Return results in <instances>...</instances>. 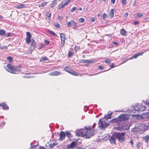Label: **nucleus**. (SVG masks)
Listing matches in <instances>:
<instances>
[{"instance_id": "20e7f679", "label": "nucleus", "mask_w": 149, "mask_h": 149, "mask_svg": "<svg viewBox=\"0 0 149 149\" xmlns=\"http://www.w3.org/2000/svg\"><path fill=\"white\" fill-rule=\"evenodd\" d=\"M146 109V107L143 106L141 104L137 103L133 107L134 110L137 111H143L145 110Z\"/></svg>"}, {"instance_id": "0e129e2a", "label": "nucleus", "mask_w": 149, "mask_h": 149, "mask_svg": "<svg viewBox=\"0 0 149 149\" xmlns=\"http://www.w3.org/2000/svg\"><path fill=\"white\" fill-rule=\"evenodd\" d=\"M110 66L111 67V68H112L114 67V65L113 63L112 65H110Z\"/></svg>"}, {"instance_id": "9d476101", "label": "nucleus", "mask_w": 149, "mask_h": 149, "mask_svg": "<svg viewBox=\"0 0 149 149\" xmlns=\"http://www.w3.org/2000/svg\"><path fill=\"white\" fill-rule=\"evenodd\" d=\"M60 36L61 38L62 46L63 47L64 45L65 42V35L63 33H60Z\"/></svg>"}, {"instance_id": "f8f14e48", "label": "nucleus", "mask_w": 149, "mask_h": 149, "mask_svg": "<svg viewBox=\"0 0 149 149\" xmlns=\"http://www.w3.org/2000/svg\"><path fill=\"white\" fill-rule=\"evenodd\" d=\"M60 138L59 139V140H63L65 138V133L64 132L61 131L60 132Z\"/></svg>"}, {"instance_id": "4c0bfd02", "label": "nucleus", "mask_w": 149, "mask_h": 149, "mask_svg": "<svg viewBox=\"0 0 149 149\" xmlns=\"http://www.w3.org/2000/svg\"><path fill=\"white\" fill-rule=\"evenodd\" d=\"M51 15V13L47 12L46 14V18L47 17H48V19H50Z\"/></svg>"}, {"instance_id": "1a4fd4ad", "label": "nucleus", "mask_w": 149, "mask_h": 149, "mask_svg": "<svg viewBox=\"0 0 149 149\" xmlns=\"http://www.w3.org/2000/svg\"><path fill=\"white\" fill-rule=\"evenodd\" d=\"M131 124L127 123H122V125L123 130H127L130 128Z\"/></svg>"}, {"instance_id": "a211bd4d", "label": "nucleus", "mask_w": 149, "mask_h": 149, "mask_svg": "<svg viewBox=\"0 0 149 149\" xmlns=\"http://www.w3.org/2000/svg\"><path fill=\"white\" fill-rule=\"evenodd\" d=\"M0 106L2 107L3 109H8V107L5 102L0 103Z\"/></svg>"}, {"instance_id": "473e14b6", "label": "nucleus", "mask_w": 149, "mask_h": 149, "mask_svg": "<svg viewBox=\"0 0 149 149\" xmlns=\"http://www.w3.org/2000/svg\"><path fill=\"white\" fill-rule=\"evenodd\" d=\"M65 133V136H67L68 138H70L71 136V133L69 132H66Z\"/></svg>"}, {"instance_id": "4d7b16f0", "label": "nucleus", "mask_w": 149, "mask_h": 149, "mask_svg": "<svg viewBox=\"0 0 149 149\" xmlns=\"http://www.w3.org/2000/svg\"><path fill=\"white\" fill-rule=\"evenodd\" d=\"M145 103L147 105L149 106V100H146L145 102Z\"/></svg>"}, {"instance_id": "5fc2aeb1", "label": "nucleus", "mask_w": 149, "mask_h": 149, "mask_svg": "<svg viewBox=\"0 0 149 149\" xmlns=\"http://www.w3.org/2000/svg\"><path fill=\"white\" fill-rule=\"evenodd\" d=\"M126 0H123L122 1V4H123L125 5L126 4Z\"/></svg>"}, {"instance_id": "f257e3e1", "label": "nucleus", "mask_w": 149, "mask_h": 149, "mask_svg": "<svg viewBox=\"0 0 149 149\" xmlns=\"http://www.w3.org/2000/svg\"><path fill=\"white\" fill-rule=\"evenodd\" d=\"M96 124L94 123L92 127H85V129H81L78 130H76L75 133L76 135L79 136H82L86 139H89L94 136L97 133L95 130H92L95 126Z\"/></svg>"}, {"instance_id": "ea45409f", "label": "nucleus", "mask_w": 149, "mask_h": 149, "mask_svg": "<svg viewBox=\"0 0 149 149\" xmlns=\"http://www.w3.org/2000/svg\"><path fill=\"white\" fill-rule=\"evenodd\" d=\"M73 54V53L71 51H70L68 53V56L69 57H71Z\"/></svg>"}, {"instance_id": "de8ad7c7", "label": "nucleus", "mask_w": 149, "mask_h": 149, "mask_svg": "<svg viewBox=\"0 0 149 149\" xmlns=\"http://www.w3.org/2000/svg\"><path fill=\"white\" fill-rule=\"evenodd\" d=\"M107 15L105 14V13H104L103 15V18L105 19V18H107Z\"/></svg>"}, {"instance_id": "2eb2a0df", "label": "nucleus", "mask_w": 149, "mask_h": 149, "mask_svg": "<svg viewBox=\"0 0 149 149\" xmlns=\"http://www.w3.org/2000/svg\"><path fill=\"white\" fill-rule=\"evenodd\" d=\"M61 74V72L58 71H53L49 73V75L51 76H58Z\"/></svg>"}, {"instance_id": "f704fd0d", "label": "nucleus", "mask_w": 149, "mask_h": 149, "mask_svg": "<svg viewBox=\"0 0 149 149\" xmlns=\"http://www.w3.org/2000/svg\"><path fill=\"white\" fill-rule=\"evenodd\" d=\"M31 40V38H26V42L27 44H29Z\"/></svg>"}, {"instance_id": "79ce46f5", "label": "nucleus", "mask_w": 149, "mask_h": 149, "mask_svg": "<svg viewBox=\"0 0 149 149\" xmlns=\"http://www.w3.org/2000/svg\"><path fill=\"white\" fill-rule=\"evenodd\" d=\"M116 129L118 130H122L123 129L122 125L121 127L118 126L116 127Z\"/></svg>"}, {"instance_id": "b1692460", "label": "nucleus", "mask_w": 149, "mask_h": 149, "mask_svg": "<svg viewBox=\"0 0 149 149\" xmlns=\"http://www.w3.org/2000/svg\"><path fill=\"white\" fill-rule=\"evenodd\" d=\"M64 69L65 71L68 72L69 73H70V72L71 71V70H72L71 68L68 66L66 67H65L64 68Z\"/></svg>"}, {"instance_id": "f03ea898", "label": "nucleus", "mask_w": 149, "mask_h": 149, "mask_svg": "<svg viewBox=\"0 0 149 149\" xmlns=\"http://www.w3.org/2000/svg\"><path fill=\"white\" fill-rule=\"evenodd\" d=\"M19 67L12 65L11 64H8L5 67L6 70L8 72L13 74H18L20 72L19 68H21V65H19Z\"/></svg>"}, {"instance_id": "58836bf2", "label": "nucleus", "mask_w": 149, "mask_h": 149, "mask_svg": "<svg viewBox=\"0 0 149 149\" xmlns=\"http://www.w3.org/2000/svg\"><path fill=\"white\" fill-rule=\"evenodd\" d=\"M26 35L27 36L26 38H31V33L29 32H27L26 33Z\"/></svg>"}, {"instance_id": "6ab92c4d", "label": "nucleus", "mask_w": 149, "mask_h": 149, "mask_svg": "<svg viewBox=\"0 0 149 149\" xmlns=\"http://www.w3.org/2000/svg\"><path fill=\"white\" fill-rule=\"evenodd\" d=\"M70 73L74 76H78L79 75L81 76L82 75V74H79L77 73L75 71H74L72 69L71 70V71L70 72Z\"/></svg>"}, {"instance_id": "7ed1b4c3", "label": "nucleus", "mask_w": 149, "mask_h": 149, "mask_svg": "<svg viewBox=\"0 0 149 149\" xmlns=\"http://www.w3.org/2000/svg\"><path fill=\"white\" fill-rule=\"evenodd\" d=\"M113 135L116 138L118 139L120 143H123L125 140V133L114 132L113 133Z\"/></svg>"}, {"instance_id": "423d86ee", "label": "nucleus", "mask_w": 149, "mask_h": 149, "mask_svg": "<svg viewBox=\"0 0 149 149\" xmlns=\"http://www.w3.org/2000/svg\"><path fill=\"white\" fill-rule=\"evenodd\" d=\"M120 123L122 122L128 120L129 118V116L126 114H123L118 116Z\"/></svg>"}, {"instance_id": "dca6fc26", "label": "nucleus", "mask_w": 149, "mask_h": 149, "mask_svg": "<svg viewBox=\"0 0 149 149\" xmlns=\"http://www.w3.org/2000/svg\"><path fill=\"white\" fill-rule=\"evenodd\" d=\"M143 54V52L138 53L137 54H135V55L132 56V57L129 58V59L131 60L134 58H136L138 56L141 55H142Z\"/></svg>"}, {"instance_id": "3c124183", "label": "nucleus", "mask_w": 149, "mask_h": 149, "mask_svg": "<svg viewBox=\"0 0 149 149\" xmlns=\"http://www.w3.org/2000/svg\"><path fill=\"white\" fill-rule=\"evenodd\" d=\"M11 34L10 33H8L7 34L5 33V36H6V37H9L11 36Z\"/></svg>"}, {"instance_id": "bf43d9fd", "label": "nucleus", "mask_w": 149, "mask_h": 149, "mask_svg": "<svg viewBox=\"0 0 149 149\" xmlns=\"http://www.w3.org/2000/svg\"><path fill=\"white\" fill-rule=\"evenodd\" d=\"M64 18V16H62L59 15L58 16L57 19H62Z\"/></svg>"}, {"instance_id": "e2e57ef3", "label": "nucleus", "mask_w": 149, "mask_h": 149, "mask_svg": "<svg viewBox=\"0 0 149 149\" xmlns=\"http://www.w3.org/2000/svg\"><path fill=\"white\" fill-rule=\"evenodd\" d=\"M39 149H47L45 148L43 146H40L39 147Z\"/></svg>"}, {"instance_id": "13d9d810", "label": "nucleus", "mask_w": 149, "mask_h": 149, "mask_svg": "<svg viewBox=\"0 0 149 149\" xmlns=\"http://www.w3.org/2000/svg\"><path fill=\"white\" fill-rule=\"evenodd\" d=\"M85 21L84 19H79V21L80 23H83Z\"/></svg>"}, {"instance_id": "a19ab883", "label": "nucleus", "mask_w": 149, "mask_h": 149, "mask_svg": "<svg viewBox=\"0 0 149 149\" xmlns=\"http://www.w3.org/2000/svg\"><path fill=\"white\" fill-rule=\"evenodd\" d=\"M75 10H76V11H77V8H76V7H73L72 8H71V10H70V11L71 12H74Z\"/></svg>"}, {"instance_id": "cd10ccee", "label": "nucleus", "mask_w": 149, "mask_h": 149, "mask_svg": "<svg viewBox=\"0 0 149 149\" xmlns=\"http://www.w3.org/2000/svg\"><path fill=\"white\" fill-rule=\"evenodd\" d=\"M47 31L48 33H50V34L53 35V36L55 37H56L57 36V35L54 32H53L52 31L48 30H47Z\"/></svg>"}, {"instance_id": "0eeeda50", "label": "nucleus", "mask_w": 149, "mask_h": 149, "mask_svg": "<svg viewBox=\"0 0 149 149\" xmlns=\"http://www.w3.org/2000/svg\"><path fill=\"white\" fill-rule=\"evenodd\" d=\"M66 24L68 27L72 26L74 29H77V24L74 20H71L70 22H67Z\"/></svg>"}, {"instance_id": "052dcab7", "label": "nucleus", "mask_w": 149, "mask_h": 149, "mask_svg": "<svg viewBox=\"0 0 149 149\" xmlns=\"http://www.w3.org/2000/svg\"><path fill=\"white\" fill-rule=\"evenodd\" d=\"M104 68L101 65H99L98 66V68L100 70H102Z\"/></svg>"}, {"instance_id": "72a5a7b5", "label": "nucleus", "mask_w": 149, "mask_h": 149, "mask_svg": "<svg viewBox=\"0 0 149 149\" xmlns=\"http://www.w3.org/2000/svg\"><path fill=\"white\" fill-rule=\"evenodd\" d=\"M143 16V15L142 14L138 13L136 14L135 15V18L141 17Z\"/></svg>"}, {"instance_id": "9b49d317", "label": "nucleus", "mask_w": 149, "mask_h": 149, "mask_svg": "<svg viewBox=\"0 0 149 149\" xmlns=\"http://www.w3.org/2000/svg\"><path fill=\"white\" fill-rule=\"evenodd\" d=\"M110 122L112 123H116L118 124V125H121L120 124V121H119V118H118V116L116 118H113L112 120H111Z\"/></svg>"}, {"instance_id": "c756f323", "label": "nucleus", "mask_w": 149, "mask_h": 149, "mask_svg": "<svg viewBox=\"0 0 149 149\" xmlns=\"http://www.w3.org/2000/svg\"><path fill=\"white\" fill-rule=\"evenodd\" d=\"M58 143L56 142H54L53 143L49 145V146L51 148H53L55 146L57 145Z\"/></svg>"}, {"instance_id": "8fccbe9b", "label": "nucleus", "mask_w": 149, "mask_h": 149, "mask_svg": "<svg viewBox=\"0 0 149 149\" xmlns=\"http://www.w3.org/2000/svg\"><path fill=\"white\" fill-rule=\"evenodd\" d=\"M44 46V45L42 43L41 45H40L39 47V49H40L42 47Z\"/></svg>"}, {"instance_id": "bb28decb", "label": "nucleus", "mask_w": 149, "mask_h": 149, "mask_svg": "<svg viewBox=\"0 0 149 149\" xmlns=\"http://www.w3.org/2000/svg\"><path fill=\"white\" fill-rule=\"evenodd\" d=\"M47 3L46 2H42L41 4L39 5V7H43L47 5Z\"/></svg>"}, {"instance_id": "e433bc0d", "label": "nucleus", "mask_w": 149, "mask_h": 149, "mask_svg": "<svg viewBox=\"0 0 149 149\" xmlns=\"http://www.w3.org/2000/svg\"><path fill=\"white\" fill-rule=\"evenodd\" d=\"M87 60L82 59L79 60V62L80 63H87Z\"/></svg>"}, {"instance_id": "69168bd1", "label": "nucleus", "mask_w": 149, "mask_h": 149, "mask_svg": "<svg viewBox=\"0 0 149 149\" xmlns=\"http://www.w3.org/2000/svg\"><path fill=\"white\" fill-rule=\"evenodd\" d=\"M130 143L133 146V141L132 140H131L130 141Z\"/></svg>"}, {"instance_id": "ddd939ff", "label": "nucleus", "mask_w": 149, "mask_h": 149, "mask_svg": "<svg viewBox=\"0 0 149 149\" xmlns=\"http://www.w3.org/2000/svg\"><path fill=\"white\" fill-rule=\"evenodd\" d=\"M36 45V43L35 40L33 39H32L31 40V47L32 48L35 49Z\"/></svg>"}, {"instance_id": "338daca9", "label": "nucleus", "mask_w": 149, "mask_h": 149, "mask_svg": "<svg viewBox=\"0 0 149 149\" xmlns=\"http://www.w3.org/2000/svg\"><path fill=\"white\" fill-rule=\"evenodd\" d=\"M113 44H115L116 45H118V42H113Z\"/></svg>"}, {"instance_id": "5701e85b", "label": "nucleus", "mask_w": 149, "mask_h": 149, "mask_svg": "<svg viewBox=\"0 0 149 149\" xmlns=\"http://www.w3.org/2000/svg\"><path fill=\"white\" fill-rule=\"evenodd\" d=\"M57 2L56 0L53 1H52V3L50 5V7L51 8H52L54 7L56 4Z\"/></svg>"}, {"instance_id": "c03bdc74", "label": "nucleus", "mask_w": 149, "mask_h": 149, "mask_svg": "<svg viewBox=\"0 0 149 149\" xmlns=\"http://www.w3.org/2000/svg\"><path fill=\"white\" fill-rule=\"evenodd\" d=\"M87 60V63H95V61H94L88 60Z\"/></svg>"}, {"instance_id": "603ef678", "label": "nucleus", "mask_w": 149, "mask_h": 149, "mask_svg": "<svg viewBox=\"0 0 149 149\" xmlns=\"http://www.w3.org/2000/svg\"><path fill=\"white\" fill-rule=\"evenodd\" d=\"M37 146H38V145H33V146H31V147H30V148L31 149H32L33 148H35Z\"/></svg>"}, {"instance_id": "774afa93", "label": "nucleus", "mask_w": 149, "mask_h": 149, "mask_svg": "<svg viewBox=\"0 0 149 149\" xmlns=\"http://www.w3.org/2000/svg\"><path fill=\"white\" fill-rule=\"evenodd\" d=\"M115 1V0H111V2L113 4L114 3Z\"/></svg>"}, {"instance_id": "412c9836", "label": "nucleus", "mask_w": 149, "mask_h": 149, "mask_svg": "<svg viewBox=\"0 0 149 149\" xmlns=\"http://www.w3.org/2000/svg\"><path fill=\"white\" fill-rule=\"evenodd\" d=\"M120 34L124 36H127V31L124 29L121 30L120 32Z\"/></svg>"}, {"instance_id": "7c9ffc66", "label": "nucleus", "mask_w": 149, "mask_h": 149, "mask_svg": "<svg viewBox=\"0 0 149 149\" xmlns=\"http://www.w3.org/2000/svg\"><path fill=\"white\" fill-rule=\"evenodd\" d=\"M5 31L3 30H0V35L1 36L5 35Z\"/></svg>"}, {"instance_id": "37998d69", "label": "nucleus", "mask_w": 149, "mask_h": 149, "mask_svg": "<svg viewBox=\"0 0 149 149\" xmlns=\"http://www.w3.org/2000/svg\"><path fill=\"white\" fill-rule=\"evenodd\" d=\"M140 23V22L139 21H137L134 22L132 24H134L135 25H137Z\"/></svg>"}, {"instance_id": "09e8293b", "label": "nucleus", "mask_w": 149, "mask_h": 149, "mask_svg": "<svg viewBox=\"0 0 149 149\" xmlns=\"http://www.w3.org/2000/svg\"><path fill=\"white\" fill-rule=\"evenodd\" d=\"M44 42L45 44L47 45H49V42L47 40H45L44 41Z\"/></svg>"}, {"instance_id": "a878e982", "label": "nucleus", "mask_w": 149, "mask_h": 149, "mask_svg": "<svg viewBox=\"0 0 149 149\" xmlns=\"http://www.w3.org/2000/svg\"><path fill=\"white\" fill-rule=\"evenodd\" d=\"M146 143H148L149 141V136L148 135H146L143 137Z\"/></svg>"}, {"instance_id": "6e6d98bb", "label": "nucleus", "mask_w": 149, "mask_h": 149, "mask_svg": "<svg viewBox=\"0 0 149 149\" xmlns=\"http://www.w3.org/2000/svg\"><path fill=\"white\" fill-rule=\"evenodd\" d=\"M6 48H7V47L6 46H3L2 47H0V49H1L2 50L5 49Z\"/></svg>"}, {"instance_id": "aec40b11", "label": "nucleus", "mask_w": 149, "mask_h": 149, "mask_svg": "<svg viewBox=\"0 0 149 149\" xmlns=\"http://www.w3.org/2000/svg\"><path fill=\"white\" fill-rule=\"evenodd\" d=\"M76 142L73 141L72 142L70 145L67 146V148H73L76 145Z\"/></svg>"}, {"instance_id": "49530a36", "label": "nucleus", "mask_w": 149, "mask_h": 149, "mask_svg": "<svg viewBox=\"0 0 149 149\" xmlns=\"http://www.w3.org/2000/svg\"><path fill=\"white\" fill-rule=\"evenodd\" d=\"M128 60H129V59H127V58H124L123 60V62H122L121 64H123V63H125L127 62V61Z\"/></svg>"}, {"instance_id": "a18cd8bd", "label": "nucleus", "mask_w": 149, "mask_h": 149, "mask_svg": "<svg viewBox=\"0 0 149 149\" xmlns=\"http://www.w3.org/2000/svg\"><path fill=\"white\" fill-rule=\"evenodd\" d=\"M54 24L56 27L58 28L60 27V25L58 23L56 22L54 23Z\"/></svg>"}, {"instance_id": "4468645a", "label": "nucleus", "mask_w": 149, "mask_h": 149, "mask_svg": "<svg viewBox=\"0 0 149 149\" xmlns=\"http://www.w3.org/2000/svg\"><path fill=\"white\" fill-rule=\"evenodd\" d=\"M26 5L20 4L18 5H16L15 7L16 8L18 9H22L26 8Z\"/></svg>"}, {"instance_id": "c85d7f7f", "label": "nucleus", "mask_w": 149, "mask_h": 149, "mask_svg": "<svg viewBox=\"0 0 149 149\" xmlns=\"http://www.w3.org/2000/svg\"><path fill=\"white\" fill-rule=\"evenodd\" d=\"M110 15L111 16V18H113L114 16L113 9H112L110 11Z\"/></svg>"}, {"instance_id": "39448f33", "label": "nucleus", "mask_w": 149, "mask_h": 149, "mask_svg": "<svg viewBox=\"0 0 149 149\" xmlns=\"http://www.w3.org/2000/svg\"><path fill=\"white\" fill-rule=\"evenodd\" d=\"M102 119H100L99 120L98 125L100 129L101 130H103L107 127L109 125V123H107L105 121H102Z\"/></svg>"}, {"instance_id": "c9c22d12", "label": "nucleus", "mask_w": 149, "mask_h": 149, "mask_svg": "<svg viewBox=\"0 0 149 149\" xmlns=\"http://www.w3.org/2000/svg\"><path fill=\"white\" fill-rule=\"evenodd\" d=\"M142 145V143H141L138 142L137 143L136 145V148L137 149H139L141 146Z\"/></svg>"}, {"instance_id": "680f3d73", "label": "nucleus", "mask_w": 149, "mask_h": 149, "mask_svg": "<svg viewBox=\"0 0 149 149\" xmlns=\"http://www.w3.org/2000/svg\"><path fill=\"white\" fill-rule=\"evenodd\" d=\"M128 13H125L124 14V17H126L127 16H128Z\"/></svg>"}, {"instance_id": "f3484780", "label": "nucleus", "mask_w": 149, "mask_h": 149, "mask_svg": "<svg viewBox=\"0 0 149 149\" xmlns=\"http://www.w3.org/2000/svg\"><path fill=\"white\" fill-rule=\"evenodd\" d=\"M115 137L113 135V133L112 135V136L111 137L110 139V141L111 143H113L114 144H116V142L115 141Z\"/></svg>"}, {"instance_id": "4be33fe9", "label": "nucleus", "mask_w": 149, "mask_h": 149, "mask_svg": "<svg viewBox=\"0 0 149 149\" xmlns=\"http://www.w3.org/2000/svg\"><path fill=\"white\" fill-rule=\"evenodd\" d=\"M112 112L111 113L109 114H108L107 115L105 116L104 118H103L102 119L103 120L104 118L106 119L107 120L110 119L111 118V114L112 113Z\"/></svg>"}, {"instance_id": "2f4dec72", "label": "nucleus", "mask_w": 149, "mask_h": 149, "mask_svg": "<svg viewBox=\"0 0 149 149\" xmlns=\"http://www.w3.org/2000/svg\"><path fill=\"white\" fill-rule=\"evenodd\" d=\"M13 58L11 56H8L7 58V60L9 61V62L10 63H11L13 61Z\"/></svg>"}, {"instance_id": "6e6552de", "label": "nucleus", "mask_w": 149, "mask_h": 149, "mask_svg": "<svg viewBox=\"0 0 149 149\" xmlns=\"http://www.w3.org/2000/svg\"><path fill=\"white\" fill-rule=\"evenodd\" d=\"M70 0H67L61 2L58 6V9H61V8H64L70 2Z\"/></svg>"}, {"instance_id": "864d4df0", "label": "nucleus", "mask_w": 149, "mask_h": 149, "mask_svg": "<svg viewBox=\"0 0 149 149\" xmlns=\"http://www.w3.org/2000/svg\"><path fill=\"white\" fill-rule=\"evenodd\" d=\"M104 62L106 63L109 64L111 63V61L110 60H106Z\"/></svg>"}, {"instance_id": "393cba45", "label": "nucleus", "mask_w": 149, "mask_h": 149, "mask_svg": "<svg viewBox=\"0 0 149 149\" xmlns=\"http://www.w3.org/2000/svg\"><path fill=\"white\" fill-rule=\"evenodd\" d=\"M48 59L47 58L46 56H43L41 57L40 60L41 62H43Z\"/></svg>"}]
</instances>
